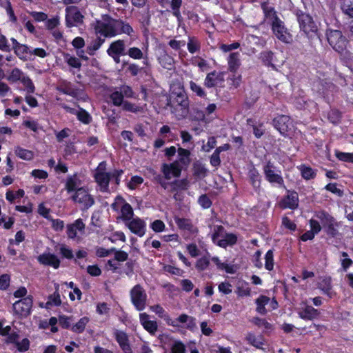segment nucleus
Segmentation results:
<instances>
[{
  "label": "nucleus",
  "mask_w": 353,
  "mask_h": 353,
  "mask_svg": "<svg viewBox=\"0 0 353 353\" xmlns=\"http://www.w3.org/2000/svg\"><path fill=\"white\" fill-rule=\"evenodd\" d=\"M338 227H339V223H337L336 219H334V222L330 223V224H328V225L325 227L323 229L327 236L334 238L339 234Z\"/></svg>",
  "instance_id": "nucleus-59"
},
{
  "label": "nucleus",
  "mask_w": 353,
  "mask_h": 353,
  "mask_svg": "<svg viewBox=\"0 0 353 353\" xmlns=\"http://www.w3.org/2000/svg\"><path fill=\"white\" fill-rule=\"evenodd\" d=\"M78 107H79V110H78V112L76 115L77 119L80 122H81L82 123H83L85 125L90 124L92 121V118L91 115L89 114V112L88 111H86L85 109L81 108L79 105H78Z\"/></svg>",
  "instance_id": "nucleus-47"
},
{
  "label": "nucleus",
  "mask_w": 353,
  "mask_h": 353,
  "mask_svg": "<svg viewBox=\"0 0 353 353\" xmlns=\"http://www.w3.org/2000/svg\"><path fill=\"white\" fill-rule=\"evenodd\" d=\"M190 88L196 96L201 98H205L207 95L205 91L200 85L197 84L194 81H190Z\"/></svg>",
  "instance_id": "nucleus-61"
},
{
  "label": "nucleus",
  "mask_w": 353,
  "mask_h": 353,
  "mask_svg": "<svg viewBox=\"0 0 353 353\" xmlns=\"http://www.w3.org/2000/svg\"><path fill=\"white\" fill-rule=\"evenodd\" d=\"M317 287L330 299H332L336 295V293L332 289V280L330 276L321 277L320 281L317 283Z\"/></svg>",
  "instance_id": "nucleus-23"
},
{
  "label": "nucleus",
  "mask_w": 353,
  "mask_h": 353,
  "mask_svg": "<svg viewBox=\"0 0 353 353\" xmlns=\"http://www.w3.org/2000/svg\"><path fill=\"white\" fill-rule=\"evenodd\" d=\"M61 304V300L59 292L56 290L53 294L48 296L46 303V308H50L52 306H59Z\"/></svg>",
  "instance_id": "nucleus-51"
},
{
  "label": "nucleus",
  "mask_w": 353,
  "mask_h": 353,
  "mask_svg": "<svg viewBox=\"0 0 353 353\" xmlns=\"http://www.w3.org/2000/svg\"><path fill=\"white\" fill-rule=\"evenodd\" d=\"M139 318L141 324L143 328L151 335H154L158 329L157 321L150 320V316L146 313H141Z\"/></svg>",
  "instance_id": "nucleus-29"
},
{
  "label": "nucleus",
  "mask_w": 353,
  "mask_h": 353,
  "mask_svg": "<svg viewBox=\"0 0 353 353\" xmlns=\"http://www.w3.org/2000/svg\"><path fill=\"white\" fill-rule=\"evenodd\" d=\"M190 186V182L187 178L181 179H175L170 182V189L169 192L171 193L178 192L186 190Z\"/></svg>",
  "instance_id": "nucleus-36"
},
{
  "label": "nucleus",
  "mask_w": 353,
  "mask_h": 353,
  "mask_svg": "<svg viewBox=\"0 0 353 353\" xmlns=\"http://www.w3.org/2000/svg\"><path fill=\"white\" fill-rule=\"evenodd\" d=\"M274 54L272 51H263L260 54V59L264 65L272 69H276L275 65L274 64Z\"/></svg>",
  "instance_id": "nucleus-40"
},
{
  "label": "nucleus",
  "mask_w": 353,
  "mask_h": 353,
  "mask_svg": "<svg viewBox=\"0 0 353 353\" xmlns=\"http://www.w3.org/2000/svg\"><path fill=\"white\" fill-rule=\"evenodd\" d=\"M232 74L228 78L230 88H238L242 82V76L237 72H231Z\"/></svg>",
  "instance_id": "nucleus-57"
},
{
  "label": "nucleus",
  "mask_w": 353,
  "mask_h": 353,
  "mask_svg": "<svg viewBox=\"0 0 353 353\" xmlns=\"http://www.w3.org/2000/svg\"><path fill=\"white\" fill-rule=\"evenodd\" d=\"M261 8L264 15V20L267 21L268 23L270 24L273 21H276L280 19L275 8L270 6L268 1L261 2Z\"/></svg>",
  "instance_id": "nucleus-25"
},
{
  "label": "nucleus",
  "mask_w": 353,
  "mask_h": 353,
  "mask_svg": "<svg viewBox=\"0 0 353 353\" xmlns=\"http://www.w3.org/2000/svg\"><path fill=\"white\" fill-rule=\"evenodd\" d=\"M246 341L248 343L256 348H261V346L264 344L262 341V336L259 338L256 337L253 333H248L246 336Z\"/></svg>",
  "instance_id": "nucleus-54"
},
{
  "label": "nucleus",
  "mask_w": 353,
  "mask_h": 353,
  "mask_svg": "<svg viewBox=\"0 0 353 353\" xmlns=\"http://www.w3.org/2000/svg\"><path fill=\"white\" fill-rule=\"evenodd\" d=\"M114 29L117 35L125 34L131 37L134 33V29L131 25L121 19H114Z\"/></svg>",
  "instance_id": "nucleus-27"
},
{
  "label": "nucleus",
  "mask_w": 353,
  "mask_h": 353,
  "mask_svg": "<svg viewBox=\"0 0 353 353\" xmlns=\"http://www.w3.org/2000/svg\"><path fill=\"white\" fill-rule=\"evenodd\" d=\"M85 225L81 219L75 220L72 223L66 225V234L68 239H74L77 235V231L81 234L85 232Z\"/></svg>",
  "instance_id": "nucleus-24"
},
{
  "label": "nucleus",
  "mask_w": 353,
  "mask_h": 353,
  "mask_svg": "<svg viewBox=\"0 0 353 353\" xmlns=\"http://www.w3.org/2000/svg\"><path fill=\"white\" fill-rule=\"evenodd\" d=\"M326 37L330 46L336 52L342 54L345 50L348 41L341 30H327Z\"/></svg>",
  "instance_id": "nucleus-4"
},
{
  "label": "nucleus",
  "mask_w": 353,
  "mask_h": 353,
  "mask_svg": "<svg viewBox=\"0 0 353 353\" xmlns=\"http://www.w3.org/2000/svg\"><path fill=\"white\" fill-rule=\"evenodd\" d=\"M92 26L97 34L105 38H111L117 36L114 29V18L108 14H102L100 19H96Z\"/></svg>",
  "instance_id": "nucleus-2"
},
{
  "label": "nucleus",
  "mask_w": 353,
  "mask_h": 353,
  "mask_svg": "<svg viewBox=\"0 0 353 353\" xmlns=\"http://www.w3.org/2000/svg\"><path fill=\"white\" fill-rule=\"evenodd\" d=\"M20 82L23 85L28 93L32 94L34 92V85L28 76L25 75Z\"/></svg>",
  "instance_id": "nucleus-64"
},
{
  "label": "nucleus",
  "mask_w": 353,
  "mask_h": 353,
  "mask_svg": "<svg viewBox=\"0 0 353 353\" xmlns=\"http://www.w3.org/2000/svg\"><path fill=\"white\" fill-rule=\"evenodd\" d=\"M167 105L179 119L185 118L189 113L190 101L187 94L170 97Z\"/></svg>",
  "instance_id": "nucleus-3"
},
{
  "label": "nucleus",
  "mask_w": 353,
  "mask_h": 353,
  "mask_svg": "<svg viewBox=\"0 0 353 353\" xmlns=\"http://www.w3.org/2000/svg\"><path fill=\"white\" fill-rule=\"evenodd\" d=\"M272 125L283 136L287 137L292 125L291 118L288 115L278 114L272 119Z\"/></svg>",
  "instance_id": "nucleus-15"
},
{
  "label": "nucleus",
  "mask_w": 353,
  "mask_h": 353,
  "mask_svg": "<svg viewBox=\"0 0 353 353\" xmlns=\"http://www.w3.org/2000/svg\"><path fill=\"white\" fill-rule=\"evenodd\" d=\"M16 155L21 159L30 161L34 157V154L31 150L24 149L17 146L14 150Z\"/></svg>",
  "instance_id": "nucleus-50"
},
{
  "label": "nucleus",
  "mask_w": 353,
  "mask_h": 353,
  "mask_svg": "<svg viewBox=\"0 0 353 353\" xmlns=\"http://www.w3.org/2000/svg\"><path fill=\"white\" fill-rule=\"evenodd\" d=\"M270 301V298L265 295H261L256 299V312L261 314H265L267 310L265 305Z\"/></svg>",
  "instance_id": "nucleus-42"
},
{
  "label": "nucleus",
  "mask_w": 353,
  "mask_h": 353,
  "mask_svg": "<svg viewBox=\"0 0 353 353\" xmlns=\"http://www.w3.org/2000/svg\"><path fill=\"white\" fill-rule=\"evenodd\" d=\"M342 119L341 112L337 109H331L327 113V119L334 125L339 124Z\"/></svg>",
  "instance_id": "nucleus-52"
},
{
  "label": "nucleus",
  "mask_w": 353,
  "mask_h": 353,
  "mask_svg": "<svg viewBox=\"0 0 353 353\" xmlns=\"http://www.w3.org/2000/svg\"><path fill=\"white\" fill-rule=\"evenodd\" d=\"M24 76L25 74L21 69L14 68L10 72L7 80L10 83H17V81H21Z\"/></svg>",
  "instance_id": "nucleus-49"
},
{
  "label": "nucleus",
  "mask_w": 353,
  "mask_h": 353,
  "mask_svg": "<svg viewBox=\"0 0 353 353\" xmlns=\"http://www.w3.org/2000/svg\"><path fill=\"white\" fill-rule=\"evenodd\" d=\"M38 262L45 266L58 269L60 266V259L57 255L50 252H43L37 256Z\"/></svg>",
  "instance_id": "nucleus-21"
},
{
  "label": "nucleus",
  "mask_w": 353,
  "mask_h": 353,
  "mask_svg": "<svg viewBox=\"0 0 353 353\" xmlns=\"http://www.w3.org/2000/svg\"><path fill=\"white\" fill-rule=\"evenodd\" d=\"M14 53L17 56L22 60H26L27 54L29 53V48L25 44H20L17 48H14Z\"/></svg>",
  "instance_id": "nucleus-62"
},
{
  "label": "nucleus",
  "mask_w": 353,
  "mask_h": 353,
  "mask_svg": "<svg viewBox=\"0 0 353 353\" xmlns=\"http://www.w3.org/2000/svg\"><path fill=\"white\" fill-rule=\"evenodd\" d=\"M187 48L190 54H194L200 50L201 42L196 37H188Z\"/></svg>",
  "instance_id": "nucleus-45"
},
{
  "label": "nucleus",
  "mask_w": 353,
  "mask_h": 353,
  "mask_svg": "<svg viewBox=\"0 0 353 353\" xmlns=\"http://www.w3.org/2000/svg\"><path fill=\"white\" fill-rule=\"evenodd\" d=\"M177 321L180 323H186L185 327L192 332H194L198 330L196 319L192 316L183 313L179 316Z\"/></svg>",
  "instance_id": "nucleus-33"
},
{
  "label": "nucleus",
  "mask_w": 353,
  "mask_h": 353,
  "mask_svg": "<svg viewBox=\"0 0 353 353\" xmlns=\"http://www.w3.org/2000/svg\"><path fill=\"white\" fill-rule=\"evenodd\" d=\"M225 232V228L221 225H216L214 227V231L212 234V242L217 245V241H219V237L223 236Z\"/></svg>",
  "instance_id": "nucleus-60"
},
{
  "label": "nucleus",
  "mask_w": 353,
  "mask_h": 353,
  "mask_svg": "<svg viewBox=\"0 0 353 353\" xmlns=\"http://www.w3.org/2000/svg\"><path fill=\"white\" fill-rule=\"evenodd\" d=\"M263 172L265 180L272 185L276 184L280 188H285V182L280 170H276V167L271 161H268L263 166Z\"/></svg>",
  "instance_id": "nucleus-6"
},
{
  "label": "nucleus",
  "mask_w": 353,
  "mask_h": 353,
  "mask_svg": "<svg viewBox=\"0 0 353 353\" xmlns=\"http://www.w3.org/2000/svg\"><path fill=\"white\" fill-rule=\"evenodd\" d=\"M125 224L132 233L138 236L142 237L145 235L146 232V223L141 218H134Z\"/></svg>",
  "instance_id": "nucleus-19"
},
{
  "label": "nucleus",
  "mask_w": 353,
  "mask_h": 353,
  "mask_svg": "<svg viewBox=\"0 0 353 353\" xmlns=\"http://www.w3.org/2000/svg\"><path fill=\"white\" fill-rule=\"evenodd\" d=\"M110 99L115 106H122L124 103L123 94L122 92L115 90L110 95Z\"/></svg>",
  "instance_id": "nucleus-55"
},
{
  "label": "nucleus",
  "mask_w": 353,
  "mask_h": 353,
  "mask_svg": "<svg viewBox=\"0 0 353 353\" xmlns=\"http://www.w3.org/2000/svg\"><path fill=\"white\" fill-rule=\"evenodd\" d=\"M116 201L123 203L121 208V219L125 221V223L132 219L134 216V211L131 205L127 203L121 195L116 196Z\"/></svg>",
  "instance_id": "nucleus-28"
},
{
  "label": "nucleus",
  "mask_w": 353,
  "mask_h": 353,
  "mask_svg": "<svg viewBox=\"0 0 353 353\" xmlns=\"http://www.w3.org/2000/svg\"><path fill=\"white\" fill-rule=\"evenodd\" d=\"M81 184V181L79 179V174L77 172H75L72 175H68L67 176L65 183V189L68 193L73 192H76V191L81 188L79 187Z\"/></svg>",
  "instance_id": "nucleus-30"
},
{
  "label": "nucleus",
  "mask_w": 353,
  "mask_h": 353,
  "mask_svg": "<svg viewBox=\"0 0 353 353\" xmlns=\"http://www.w3.org/2000/svg\"><path fill=\"white\" fill-rule=\"evenodd\" d=\"M94 179L95 182L99 186L101 192H105L108 190L109 184L111 181L110 172H95L94 174Z\"/></svg>",
  "instance_id": "nucleus-26"
},
{
  "label": "nucleus",
  "mask_w": 353,
  "mask_h": 353,
  "mask_svg": "<svg viewBox=\"0 0 353 353\" xmlns=\"http://www.w3.org/2000/svg\"><path fill=\"white\" fill-rule=\"evenodd\" d=\"M223 238L217 241V246L226 248L228 246H233L236 244L238 237L236 234L225 232Z\"/></svg>",
  "instance_id": "nucleus-37"
},
{
  "label": "nucleus",
  "mask_w": 353,
  "mask_h": 353,
  "mask_svg": "<svg viewBox=\"0 0 353 353\" xmlns=\"http://www.w3.org/2000/svg\"><path fill=\"white\" fill-rule=\"evenodd\" d=\"M177 228L181 231L188 232L190 236H196L199 233V229L192 223L190 219L174 216V218Z\"/></svg>",
  "instance_id": "nucleus-17"
},
{
  "label": "nucleus",
  "mask_w": 353,
  "mask_h": 353,
  "mask_svg": "<svg viewBox=\"0 0 353 353\" xmlns=\"http://www.w3.org/2000/svg\"><path fill=\"white\" fill-rule=\"evenodd\" d=\"M84 16L78 7L70 6L65 8V26L67 28L78 27L83 23Z\"/></svg>",
  "instance_id": "nucleus-10"
},
{
  "label": "nucleus",
  "mask_w": 353,
  "mask_h": 353,
  "mask_svg": "<svg viewBox=\"0 0 353 353\" xmlns=\"http://www.w3.org/2000/svg\"><path fill=\"white\" fill-rule=\"evenodd\" d=\"M240 53L238 52H231L227 58L228 70L230 72H237L241 62L240 59Z\"/></svg>",
  "instance_id": "nucleus-32"
},
{
  "label": "nucleus",
  "mask_w": 353,
  "mask_h": 353,
  "mask_svg": "<svg viewBox=\"0 0 353 353\" xmlns=\"http://www.w3.org/2000/svg\"><path fill=\"white\" fill-rule=\"evenodd\" d=\"M114 336L120 348L124 353H133L130 344L129 337L126 332L122 330H115Z\"/></svg>",
  "instance_id": "nucleus-22"
},
{
  "label": "nucleus",
  "mask_w": 353,
  "mask_h": 353,
  "mask_svg": "<svg viewBox=\"0 0 353 353\" xmlns=\"http://www.w3.org/2000/svg\"><path fill=\"white\" fill-rule=\"evenodd\" d=\"M320 312L311 305H306L301 311L299 312V316L305 321H312L317 318Z\"/></svg>",
  "instance_id": "nucleus-34"
},
{
  "label": "nucleus",
  "mask_w": 353,
  "mask_h": 353,
  "mask_svg": "<svg viewBox=\"0 0 353 353\" xmlns=\"http://www.w3.org/2000/svg\"><path fill=\"white\" fill-rule=\"evenodd\" d=\"M297 169L299 170L301 177L306 181L312 180L316 177L317 170L313 169L310 165L302 163L297 166Z\"/></svg>",
  "instance_id": "nucleus-35"
},
{
  "label": "nucleus",
  "mask_w": 353,
  "mask_h": 353,
  "mask_svg": "<svg viewBox=\"0 0 353 353\" xmlns=\"http://www.w3.org/2000/svg\"><path fill=\"white\" fill-rule=\"evenodd\" d=\"M161 171L163 175L156 172L153 174L152 182L157 184H160L164 180H170L172 176L175 178L179 177V172L177 168L174 163H163L161 167Z\"/></svg>",
  "instance_id": "nucleus-9"
},
{
  "label": "nucleus",
  "mask_w": 353,
  "mask_h": 353,
  "mask_svg": "<svg viewBox=\"0 0 353 353\" xmlns=\"http://www.w3.org/2000/svg\"><path fill=\"white\" fill-rule=\"evenodd\" d=\"M341 8L342 11L350 17H353V1L351 0H343Z\"/></svg>",
  "instance_id": "nucleus-63"
},
{
  "label": "nucleus",
  "mask_w": 353,
  "mask_h": 353,
  "mask_svg": "<svg viewBox=\"0 0 353 353\" xmlns=\"http://www.w3.org/2000/svg\"><path fill=\"white\" fill-rule=\"evenodd\" d=\"M286 194L279 202V206L281 209H290L294 210L298 208L299 204V194L296 191L287 190Z\"/></svg>",
  "instance_id": "nucleus-13"
},
{
  "label": "nucleus",
  "mask_w": 353,
  "mask_h": 353,
  "mask_svg": "<svg viewBox=\"0 0 353 353\" xmlns=\"http://www.w3.org/2000/svg\"><path fill=\"white\" fill-rule=\"evenodd\" d=\"M236 293L239 297L250 296L251 289L249 287V283L245 281H239L236 286Z\"/></svg>",
  "instance_id": "nucleus-41"
},
{
  "label": "nucleus",
  "mask_w": 353,
  "mask_h": 353,
  "mask_svg": "<svg viewBox=\"0 0 353 353\" xmlns=\"http://www.w3.org/2000/svg\"><path fill=\"white\" fill-rule=\"evenodd\" d=\"M294 14L299 23L300 30L309 39H319L321 40V33L317 23L310 14L298 9L295 11Z\"/></svg>",
  "instance_id": "nucleus-1"
},
{
  "label": "nucleus",
  "mask_w": 353,
  "mask_h": 353,
  "mask_svg": "<svg viewBox=\"0 0 353 353\" xmlns=\"http://www.w3.org/2000/svg\"><path fill=\"white\" fill-rule=\"evenodd\" d=\"M274 250H269L265 255V268L268 271H272L274 269Z\"/></svg>",
  "instance_id": "nucleus-58"
},
{
  "label": "nucleus",
  "mask_w": 353,
  "mask_h": 353,
  "mask_svg": "<svg viewBox=\"0 0 353 353\" xmlns=\"http://www.w3.org/2000/svg\"><path fill=\"white\" fill-rule=\"evenodd\" d=\"M108 55H126L125 41L118 39L112 42L107 50Z\"/></svg>",
  "instance_id": "nucleus-31"
},
{
  "label": "nucleus",
  "mask_w": 353,
  "mask_h": 353,
  "mask_svg": "<svg viewBox=\"0 0 353 353\" xmlns=\"http://www.w3.org/2000/svg\"><path fill=\"white\" fill-rule=\"evenodd\" d=\"M247 179L249 184L252 186L253 191L256 194L261 195L263 192L262 176L253 165L248 168Z\"/></svg>",
  "instance_id": "nucleus-12"
},
{
  "label": "nucleus",
  "mask_w": 353,
  "mask_h": 353,
  "mask_svg": "<svg viewBox=\"0 0 353 353\" xmlns=\"http://www.w3.org/2000/svg\"><path fill=\"white\" fill-rule=\"evenodd\" d=\"M89 322V317L83 316L71 327V331L76 334H81L85 331L86 325Z\"/></svg>",
  "instance_id": "nucleus-39"
},
{
  "label": "nucleus",
  "mask_w": 353,
  "mask_h": 353,
  "mask_svg": "<svg viewBox=\"0 0 353 353\" xmlns=\"http://www.w3.org/2000/svg\"><path fill=\"white\" fill-rule=\"evenodd\" d=\"M33 306V296L28 295L12 304L14 314L19 319H26L31 314Z\"/></svg>",
  "instance_id": "nucleus-8"
},
{
  "label": "nucleus",
  "mask_w": 353,
  "mask_h": 353,
  "mask_svg": "<svg viewBox=\"0 0 353 353\" xmlns=\"http://www.w3.org/2000/svg\"><path fill=\"white\" fill-rule=\"evenodd\" d=\"M224 72L213 70L207 74L204 79V85L208 88H212L221 85L225 81Z\"/></svg>",
  "instance_id": "nucleus-18"
},
{
  "label": "nucleus",
  "mask_w": 353,
  "mask_h": 353,
  "mask_svg": "<svg viewBox=\"0 0 353 353\" xmlns=\"http://www.w3.org/2000/svg\"><path fill=\"white\" fill-rule=\"evenodd\" d=\"M71 199L74 203H80L83 205L84 210H88L94 204V199L92 195L87 192L84 187H81L71 196Z\"/></svg>",
  "instance_id": "nucleus-14"
},
{
  "label": "nucleus",
  "mask_w": 353,
  "mask_h": 353,
  "mask_svg": "<svg viewBox=\"0 0 353 353\" xmlns=\"http://www.w3.org/2000/svg\"><path fill=\"white\" fill-rule=\"evenodd\" d=\"M130 301L137 311H143L147 305L148 295L141 284H136L130 291Z\"/></svg>",
  "instance_id": "nucleus-5"
},
{
  "label": "nucleus",
  "mask_w": 353,
  "mask_h": 353,
  "mask_svg": "<svg viewBox=\"0 0 353 353\" xmlns=\"http://www.w3.org/2000/svg\"><path fill=\"white\" fill-rule=\"evenodd\" d=\"M57 89L59 92L74 98L78 97L83 92L82 90L74 86L71 82L66 80L61 81Z\"/></svg>",
  "instance_id": "nucleus-20"
},
{
  "label": "nucleus",
  "mask_w": 353,
  "mask_h": 353,
  "mask_svg": "<svg viewBox=\"0 0 353 353\" xmlns=\"http://www.w3.org/2000/svg\"><path fill=\"white\" fill-rule=\"evenodd\" d=\"M158 60L160 65L165 69L171 70L174 66V61L173 57L167 53L161 54Z\"/></svg>",
  "instance_id": "nucleus-43"
},
{
  "label": "nucleus",
  "mask_w": 353,
  "mask_h": 353,
  "mask_svg": "<svg viewBox=\"0 0 353 353\" xmlns=\"http://www.w3.org/2000/svg\"><path fill=\"white\" fill-rule=\"evenodd\" d=\"M271 29L275 37L285 43L292 41V36L285 26L284 22L280 19L270 23Z\"/></svg>",
  "instance_id": "nucleus-11"
},
{
  "label": "nucleus",
  "mask_w": 353,
  "mask_h": 353,
  "mask_svg": "<svg viewBox=\"0 0 353 353\" xmlns=\"http://www.w3.org/2000/svg\"><path fill=\"white\" fill-rule=\"evenodd\" d=\"M126 54L135 60H141L145 58L143 51L137 47H131L126 52Z\"/></svg>",
  "instance_id": "nucleus-53"
},
{
  "label": "nucleus",
  "mask_w": 353,
  "mask_h": 353,
  "mask_svg": "<svg viewBox=\"0 0 353 353\" xmlns=\"http://www.w3.org/2000/svg\"><path fill=\"white\" fill-rule=\"evenodd\" d=\"M105 42V39H102L99 37H97L94 39H93L90 43L87 46V52L90 55H94V52L98 50L102 44Z\"/></svg>",
  "instance_id": "nucleus-44"
},
{
  "label": "nucleus",
  "mask_w": 353,
  "mask_h": 353,
  "mask_svg": "<svg viewBox=\"0 0 353 353\" xmlns=\"http://www.w3.org/2000/svg\"><path fill=\"white\" fill-rule=\"evenodd\" d=\"M211 260L216 264L219 270H225L228 274L235 273L236 271L232 265L222 263L218 256H213Z\"/></svg>",
  "instance_id": "nucleus-46"
},
{
  "label": "nucleus",
  "mask_w": 353,
  "mask_h": 353,
  "mask_svg": "<svg viewBox=\"0 0 353 353\" xmlns=\"http://www.w3.org/2000/svg\"><path fill=\"white\" fill-rule=\"evenodd\" d=\"M122 110L132 113H139L143 111V108L141 106L137 105L128 101H124L122 105Z\"/></svg>",
  "instance_id": "nucleus-56"
},
{
  "label": "nucleus",
  "mask_w": 353,
  "mask_h": 353,
  "mask_svg": "<svg viewBox=\"0 0 353 353\" xmlns=\"http://www.w3.org/2000/svg\"><path fill=\"white\" fill-rule=\"evenodd\" d=\"M208 169L205 165L200 163L196 162L193 165V174L194 176L198 178H204L208 174Z\"/></svg>",
  "instance_id": "nucleus-48"
},
{
  "label": "nucleus",
  "mask_w": 353,
  "mask_h": 353,
  "mask_svg": "<svg viewBox=\"0 0 353 353\" xmlns=\"http://www.w3.org/2000/svg\"><path fill=\"white\" fill-rule=\"evenodd\" d=\"M142 63L143 66H140L136 63L123 61L122 68L125 70L126 74L131 77H137L139 74H141V76L143 74L150 76L151 74V67L147 56H145V58L143 60Z\"/></svg>",
  "instance_id": "nucleus-7"
},
{
  "label": "nucleus",
  "mask_w": 353,
  "mask_h": 353,
  "mask_svg": "<svg viewBox=\"0 0 353 353\" xmlns=\"http://www.w3.org/2000/svg\"><path fill=\"white\" fill-rule=\"evenodd\" d=\"M314 216L321 221L322 224V228H323L328 225V224H330V223L334 222V220L335 219L331 214H330L325 210L316 211L315 212Z\"/></svg>",
  "instance_id": "nucleus-38"
},
{
  "label": "nucleus",
  "mask_w": 353,
  "mask_h": 353,
  "mask_svg": "<svg viewBox=\"0 0 353 353\" xmlns=\"http://www.w3.org/2000/svg\"><path fill=\"white\" fill-rule=\"evenodd\" d=\"M179 159L174 161H173L172 163H174L175 166L177 168L179 172V177L181 174L182 170L183 168L186 169L188 168L191 163V152L189 150L179 148L177 150Z\"/></svg>",
  "instance_id": "nucleus-16"
}]
</instances>
